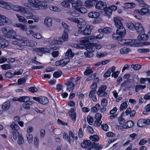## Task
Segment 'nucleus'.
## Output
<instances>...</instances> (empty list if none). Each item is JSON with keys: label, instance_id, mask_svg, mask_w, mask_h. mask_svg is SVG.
<instances>
[{"label": "nucleus", "instance_id": "1", "mask_svg": "<svg viewBox=\"0 0 150 150\" xmlns=\"http://www.w3.org/2000/svg\"><path fill=\"white\" fill-rule=\"evenodd\" d=\"M13 43L17 46V48L20 50L23 49L24 46H33L37 45V43L35 41L29 40L26 37H23L22 38L21 41L18 42L17 41H13Z\"/></svg>", "mask_w": 150, "mask_h": 150}, {"label": "nucleus", "instance_id": "2", "mask_svg": "<svg viewBox=\"0 0 150 150\" xmlns=\"http://www.w3.org/2000/svg\"><path fill=\"white\" fill-rule=\"evenodd\" d=\"M69 32L64 31V33L62 36V38H58L52 40H49V43L52 45L61 44L62 42L67 41L68 40V33Z\"/></svg>", "mask_w": 150, "mask_h": 150}, {"label": "nucleus", "instance_id": "3", "mask_svg": "<svg viewBox=\"0 0 150 150\" xmlns=\"http://www.w3.org/2000/svg\"><path fill=\"white\" fill-rule=\"evenodd\" d=\"M118 41V43L122 45H129L134 47L138 46L139 45V44L137 42V41L135 40H123L121 38Z\"/></svg>", "mask_w": 150, "mask_h": 150}, {"label": "nucleus", "instance_id": "4", "mask_svg": "<svg viewBox=\"0 0 150 150\" xmlns=\"http://www.w3.org/2000/svg\"><path fill=\"white\" fill-rule=\"evenodd\" d=\"M69 135L67 133L64 132L63 134V139L66 140L68 143L71 144V141H73L74 137V134L71 131H68Z\"/></svg>", "mask_w": 150, "mask_h": 150}, {"label": "nucleus", "instance_id": "5", "mask_svg": "<svg viewBox=\"0 0 150 150\" xmlns=\"http://www.w3.org/2000/svg\"><path fill=\"white\" fill-rule=\"evenodd\" d=\"M106 86H102L98 89L97 92V94L98 96L106 97L108 95L107 93L105 91L106 89Z\"/></svg>", "mask_w": 150, "mask_h": 150}, {"label": "nucleus", "instance_id": "6", "mask_svg": "<svg viewBox=\"0 0 150 150\" xmlns=\"http://www.w3.org/2000/svg\"><path fill=\"white\" fill-rule=\"evenodd\" d=\"M82 147L85 149V150H91L93 148V145L90 140H84L81 144Z\"/></svg>", "mask_w": 150, "mask_h": 150}, {"label": "nucleus", "instance_id": "7", "mask_svg": "<svg viewBox=\"0 0 150 150\" xmlns=\"http://www.w3.org/2000/svg\"><path fill=\"white\" fill-rule=\"evenodd\" d=\"M149 124L150 120L149 119L142 118L139 120L137 122V126L139 127H144Z\"/></svg>", "mask_w": 150, "mask_h": 150}, {"label": "nucleus", "instance_id": "8", "mask_svg": "<svg viewBox=\"0 0 150 150\" xmlns=\"http://www.w3.org/2000/svg\"><path fill=\"white\" fill-rule=\"evenodd\" d=\"M74 79L71 78L69 79L65 85L67 86V91H72L74 87V84L73 83Z\"/></svg>", "mask_w": 150, "mask_h": 150}, {"label": "nucleus", "instance_id": "9", "mask_svg": "<svg viewBox=\"0 0 150 150\" xmlns=\"http://www.w3.org/2000/svg\"><path fill=\"white\" fill-rule=\"evenodd\" d=\"M11 7V9H12L17 12H19L20 13H22L24 11L25 7L18 5H13L12 4Z\"/></svg>", "mask_w": 150, "mask_h": 150}, {"label": "nucleus", "instance_id": "10", "mask_svg": "<svg viewBox=\"0 0 150 150\" xmlns=\"http://www.w3.org/2000/svg\"><path fill=\"white\" fill-rule=\"evenodd\" d=\"M149 11V9L147 8H142L140 10L136 9L134 11V13L135 14H137L141 15H144L148 12Z\"/></svg>", "mask_w": 150, "mask_h": 150}, {"label": "nucleus", "instance_id": "11", "mask_svg": "<svg viewBox=\"0 0 150 150\" xmlns=\"http://www.w3.org/2000/svg\"><path fill=\"white\" fill-rule=\"evenodd\" d=\"M73 1H74L72 4V7L76 10L77 8H79V6L83 5V3L81 0H73Z\"/></svg>", "mask_w": 150, "mask_h": 150}, {"label": "nucleus", "instance_id": "12", "mask_svg": "<svg viewBox=\"0 0 150 150\" xmlns=\"http://www.w3.org/2000/svg\"><path fill=\"white\" fill-rule=\"evenodd\" d=\"M102 117L101 114L100 113H98L96 114L95 118L96 120L95 122V125L97 126L98 125L99 126L100 125L102 122L101 120Z\"/></svg>", "mask_w": 150, "mask_h": 150}, {"label": "nucleus", "instance_id": "13", "mask_svg": "<svg viewBox=\"0 0 150 150\" xmlns=\"http://www.w3.org/2000/svg\"><path fill=\"white\" fill-rule=\"evenodd\" d=\"M93 28V27L92 25H87L84 29L83 34L85 35H89L91 33V31Z\"/></svg>", "mask_w": 150, "mask_h": 150}, {"label": "nucleus", "instance_id": "14", "mask_svg": "<svg viewBox=\"0 0 150 150\" xmlns=\"http://www.w3.org/2000/svg\"><path fill=\"white\" fill-rule=\"evenodd\" d=\"M12 4L2 1L0 4V6L8 10L11 9Z\"/></svg>", "mask_w": 150, "mask_h": 150}, {"label": "nucleus", "instance_id": "15", "mask_svg": "<svg viewBox=\"0 0 150 150\" xmlns=\"http://www.w3.org/2000/svg\"><path fill=\"white\" fill-rule=\"evenodd\" d=\"M106 7L105 3L102 1H99L96 4V8L103 10Z\"/></svg>", "mask_w": 150, "mask_h": 150}, {"label": "nucleus", "instance_id": "16", "mask_svg": "<svg viewBox=\"0 0 150 150\" xmlns=\"http://www.w3.org/2000/svg\"><path fill=\"white\" fill-rule=\"evenodd\" d=\"M117 29L116 31L117 33H119L120 35L124 36L126 34V30L123 25L117 27Z\"/></svg>", "mask_w": 150, "mask_h": 150}, {"label": "nucleus", "instance_id": "17", "mask_svg": "<svg viewBox=\"0 0 150 150\" xmlns=\"http://www.w3.org/2000/svg\"><path fill=\"white\" fill-rule=\"evenodd\" d=\"M134 27L137 32H140L144 31V29L142 25L138 23H136Z\"/></svg>", "mask_w": 150, "mask_h": 150}, {"label": "nucleus", "instance_id": "18", "mask_svg": "<svg viewBox=\"0 0 150 150\" xmlns=\"http://www.w3.org/2000/svg\"><path fill=\"white\" fill-rule=\"evenodd\" d=\"M36 0H28V3L25 4V6L28 7L35 8Z\"/></svg>", "mask_w": 150, "mask_h": 150}, {"label": "nucleus", "instance_id": "19", "mask_svg": "<svg viewBox=\"0 0 150 150\" xmlns=\"http://www.w3.org/2000/svg\"><path fill=\"white\" fill-rule=\"evenodd\" d=\"M134 125V122L131 120L127 121L122 125V127L124 129L130 128L132 127Z\"/></svg>", "mask_w": 150, "mask_h": 150}, {"label": "nucleus", "instance_id": "20", "mask_svg": "<svg viewBox=\"0 0 150 150\" xmlns=\"http://www.w3.org/2000/svg\"><path fill=\"white\" fill-rule=\"evenodd\" d=\"M0 19L4 23L8 25L10 24L11 23V21L6 16L0 14Z\"/></svg>", "mask_w": 150, "mask_h": 150}, {"label": "nucleus", "instance_id": "21", "mask_svg": "<svg viewBox=\"0 0 150 150\" xmlns=\"http://www.w3.org/2000/svg\"><path fill=\"white\" fill-rule=\"evenodd\" d=\"M121 18L119 17H116L114 18V21L116 27L122 25L121 21Z\"/></svg>", "mask_w": 150, "mask_h": 150}, {"label": "nucleus", "instance_id": "22", "mask_svg": "<svg viewBox=\"0 0 150 150\" xmlns=\"http://www.w3.org/2000/svg\"><path fill=\"white\" fill-rule=\"evenodd\" d=\"M138 40L141 41H142L146 40L148 39V36L146 34L141 33L137 37Z\"/></svg>", "mask_w": 150, "mask_h": 150}, {"label": "nucleus", "instance_id": "23", "mask_svg": "<svg viewBox=\"0 0 150 150\" xmlns=\"http://www.w3.org/2000/svg\"><path fill=\"white\" fill-rule=\"evenodd\" d=\"M23 14V16L25 17L27 19H31L33 18V14L30 12L26 11L25 8L24 11L22 13Z\"/></svg>", "mask_w": 150, "mask_h": 150}, {"label": "nucleus", "instance_id": "24", "mask_svg": "<svg viewBox=\"0 0 150 150\" xmlns=\"http://www.w3.org/2000/svg\"><path fill=\"white\" fill-rule=\"evenodd\" d=\"M44 23L45 25L50 27L52 25V19L51 18L47 17L45 19Z\"/></svg>", "mask_w": 150, "mask_h": 150}, {"label": "nucleus", "instance_id": "25", "mask_svg": "<svg viewBox=\"0 0 150 150\" xmlns=\"http://www.w3.org/2000/svg\"><path fill=\"white\" fill-rule=\"evenodd\" d=\"M135 6V4L134 3H127L124 4L123 7L126 9L128 8H132Z\"/></svg>", "mask_w": 150, "mask_h": 150}, {"label": "nucleus", "instance_id": "26", "mask_svg": "<svg viewBox=\"0 0 150 150\" xmlns=\"http://www.w3.org/2000/svg\"><path fill=\"white\" fill-rule=\"evenodd\" d=\"M10 105V102L6 101L2 104V109L4 111H6L9 108Z\"/></svg>", "mask_w": 150, "mask_h": 150}, {"label": "nucleus", "instance_id": "27", "mask_svg": "<svg viewBox=\"0 0 150 150\" xmlns=\"http://www.w3.org/2000/svg\"><path fill=\"white\" fill-rule=\"evenodd\" d=\"M100 15V13L96 11H92L89 12L88 14V16L90 18H96Z\"/></svg>", "mask_w": 150, "mask_h": 150}, {"label": "nucleus", "instance_id": "28", "mask_svg": "<svg viewBox=\"0 0 150 150\" xmlns=\"http://www.w3.org/2000/svg\"><path fill=\"white\" fill-rule=\"evenodd\" d=\"M94 70V69L92 67H87L86 71L84 72V74L85 75H88L93 73Z\"/></svg>", "mask_w": 150, "mask_h": 150}, {"label": "nucleus", "instance_id": "29", "mask_svg": "<svg viewBox=\"0 0 150 150\" xmlns=\"http://www.w3.org/2000/svg\"><path fill=\"white\" fill-rule=\"evenodd\" d=\"M69 114L70 115V117L72 120L74 121H75L76 119V114L74 111V109H72L69 112Z\"/></svg>", "mask_w": 150, "mask_h": 150}, {"label": "nucleus", "instance_id": "30", "mask_svg": "<svg viewBox=\"0 0 150 150\" xmlns=\"http://www.w3.org/2000/svg\"><path fill=\"white\" fill-rule=\"evenodd\" d=\"M84 6L88 8H91L93 6V2L91 0H87L85 2Z\"/></svg>", "mask_w": 150, "mask_h": 150}, {"label": "nucleus", "instance_id": "31", "mask_svg": "<svg viewBox=\"0 0 150 150\" xmlns=\"http://www.w3.org/2000/svg\"><path fill=\"white\" fill-rule=\"evenodd\" d=\"M16 35V32L13 29L9 30L7 36L11 38H14Z\"/></svg>", "mask_w": 150, "mask_h": 150}, {"label": "nucleus", "instance_id": "32", "mask_svg": "<svg viewBox=\"0 0 150 150\" xmlns=\"http://www.w3.org/2000/svg\"><path fill=\"white\" fill-rule=\"evenodd\" d=\"M49 102L48 99L46 97H40V103L42 104L45 105L47 104Z\"/></svg>", "mask_w": 150, "mask_h": 150}, {"label": "nucleus", "instance_id": "33", "mask_svg": "<svg viewBox=\"0 0 150 150\" xmlns=\"http://www.w3.org/2000/svg\"><path fill=\"white\" fill-rule=\"evenodd\" d=\"M30 98L27 96H23L19 98L18 101L20 102H27L29 101Z\"/></svg>", "mask_w": 150, "mask_h": 150}, {"label": "nucleus", "instance_id": "34", "mask_svg": "<svg viewBox=\"0 0 150 150\" xmlns=\"http://www.w3.org/2000/svg\"><path fill=\"white\" fill-rule=\"evenodd\" d=\"M16 16L19 22L25 23H27V20L23 16H19L18 14H17Z\"/></svg>", "mask_w": 150, "mask_h": 150}, {"label": "nucleus", "instance_id": "35", "mask_svg": "<svg viewBox=\"0 0 150 150\" xmlns=\"http://www.w3.org/2000/svg\"><path fill=\"white\" fill-rule=\"evenodd\" d=\"M10 127L11 128L12 131H17L19 129V127L18 125L15 124L14 122H12L10 125Z\"/></svg>", "mask_w": 150, "mask_h": 150}, {"label": "nucleus", "instance_id": "36", "mask_svg": "<svg viewBox=\"0 0 150 150\" xmlns=\"http://www.w3.org/2000/svg\"><path fill=\"white\" fill-rule=\"evenodd\" d=\"M11 133L13 135V137L15 140H16L17 139L18 137L21 134H20L19 132L17 131L11 130Z\"/></svg>", "mask_w": 150, "mask_h": 150}, {"label": "nucleus", "instance_id": "37", "mask_svg": "<svg viewBox=\"0 0 150 150\" xmlns=\"http://www.w3.org/2000/svg\"><path fill=\"white\" fill-rule=\"evenodd\" d=\"M122 36L120 35V34L117 33V31L115 33H114L112 35L113 39L115 40H118L122 38Z\"/></svg>", "mask_w": 150, "mask_h": 150}, {"label": "nucleus", "instance_id": "38", "mask_svg": "<svg viewBox=\"0 0 150 150\" xmlns=\"http://www.w3.org/2000/svg\"><path fill=\"white\" fill-rule=\"evenodd\" d=\"M131 51V50L129 48L126 47H124L120 50V52L121 54H127Z\"/></svg>", "mask_w": 150, "mask_h": 150}, {"label": "nucleus", "instance_id": "39", "mask_svg": "<svg viewBox=\"0 0 150 150\" xmlns=\"http://www.w3.org/2000/svg\"><path fill=\"white\" fill-rule=\"evenodd\" d=\"M88 37L83 38L80 40V43L82 45H84L85 44L89 42L88 39H87Z\"/></svg>", "mask_w": 150, "mask_h": 150}, {"label": "nucleus", "instance_id": "40", "mask_svg": "<svg viewBox=\"0 0 150 150\" xmlns=\"http://www.w3.org/2000/svg\"><path fill=\"white\" fill-rule=\"evenodd\" d=\"M112 14L111 10L109 8H107L104 10L103 14L108 16H110Z\"/></svg>", "mask_w": 150, "mask_h": 150}, {"label": "nucleus", "instance_id": "41", "mask_svg": "<svg viewBox=\"0 0 150 150\" xmlns=\"http://www.w3.org/2000/svg\"><path fill=\"white\" fill-rule=\"evenodd\" d=\"M146 86L145 85H137L135 88V91L136 92L139 91L140 90L145 88Z\"/></svg>", "mask_w": 150, "mask_h": 150}, {"label": "nucleus", "instance_id": "42", "mask_svg": "<svg viewBox=\"0 0 150 150\" xmlns=\"http://www.w3.org/2000/svg\"><path fill=\"white\" fill-rule=\"evenodd\" d=\"M76 10L79 12L82 13H85L87 11V9L85 8L84 7H79L78 8H76Z\"/></svg>", "mask_w": 150, "mask_h": 150}, {"label": "nucleus", "instance_id": "43", "mask_svg": "<svg viewBox=\"0 0 150 150\" xmlns=\"http://www.w3.org/2000/svg\"><path fill=\"white\" fill-rule=\"evenodd\" d=\"M90 139L93 141H98L99 139L98 136L97 135H94L93 136H91L90 137Z\"/></svg>", "mask_w": 150, "mask_h": 150}, {"label": "nucleus", "instance_id": "44", "mask_svg": "<svg viewBox=\"0 0 150 150\" xmlns=\"http://www.w3.org/2000/svg\"><path fill=\"white\" fill-rule=\"evenodd\" d=\"M1 68L4 70H7L11 68V66L10 64H5L1 66Z\"/></svg>", "mask_w": 150, "mask_h": 150}, {"label": "nucleus", "instance_id": "45", "mask_svg": "<svg viewBox=\"0 0 150 150\" xmlns=\"http://www.w3.org/2000/svg\"><path fill=\"white\" fill-rule=\"evenodd\" d=\"M26 137L29 143H31L32 142L33 137L31 134H28L26 135Z\"/></svg>", "mask_w": 150, "mask_h": 150}, {"label": "nucleus", "instance_id": "46", "mask_svg": "<svg viewBox=\"0 0 150 150\" xmlns=\"http://www.w3.org/2000/svg\"><path fill=\"white\" fill-rule=\"evenodd\" d=\"M17 143L19 145L23 144L24 143L23 137L21 135H20L18 137Z\"/></svg>", "mask_w": 150, "mask_h": 150}, {"label": "nucleus", "instance_id": "47", "mask_svg": "<svg viewBox=\"0 0 150 150\" xmlns=\"http://www.w3.org/2000/svg\"><path fill=\"white\" fill-rule=\"evenodd\" d=\"M96 36L92 35L88 37V42H95L96 40L97 39Z\"/></svg>", "mask_w": 150, "mask_h": 150}, {"label": "nucleus", "instance_id": "48", "mask_svg": "<svg viewBox=\"0 0 150 150\" xmlns=\"http://www.w3.org/2000/svg\"><path fill=\"white\" fill-rule=\"evenodd\" d=\"M76 23L80 24L81 25H83L86 23L85 21L82 18H79L76 19Z\"/></svg>", "mask_w": 150, "mask_h": 150}, {"label": "nucleus", "instance_id": "49", "mask_svg": "<svg viewBox=\"0 0 150 150\" xmlns=\"http://www.w3.org/2000/svg\"><path fill=\"white\" fill-rule=\"evenodd\" d=\"M62 72L61 71H57L55 72L53 74L54 77L56 78H58L62 75Z\"/></svg>", "mask_w": 150, "mask_h": 150}, {"label": "nucleus", "instance_id": "50", "mask_svg": "<svg viewBox=\"0 0 150 150\" xmlns=\"http://www.w3.org/2000/svg\"><path fill=\"white\" fill-rule=\"evenodd\" d=\"M127 107V105L126 102L122 103L121 105L120 110V111H122L123 110L126 108Z\"/></svg>", "mask_w": 150, "mask_h": 150}, {"label": "nucleus", "instance_id": "51", "mask_svg": "<svg viewBox=\"0 0 150 150\" xmlns=\"http://www.w3.org/2000/svg\"><path fill=\"white\" fill-rule=\"evenodd\" d=\"M87 119L88 122L90 125H91L93 122L94 120L93 118L91 116H88L87 117Z\"/></svg>", "mask_w": 150, "mask_h": 150}, {"label": "nucleus", "instance_id": "52", "mask_svg": "<svg viewBox=\"0 0 150 150\" xmlns=\"http://www.w3.org/2000/svg\"><path fill=\"white\" fill-rule=\"evenodd\" d=\"M66 56L70 57H72L74 56V54L72 53L71 50H68L66 53Z\"/></svg>", "mask_w": 150, "mask_h": 150}, {"label": "nucleus", "instance_id": "53", "mask_svg": "<svg viewBox=\"0 0 150 150\" xmlns=\"http://www.w3.org/2000/svg\"><path fill=\"white\" fill-rule=\"evenodd\" d=\"M142 66L139 64H136L135 65H132L131 67L134 70H139L141 67Z\"/></svg>", "mask_w": 150, "mask_h": 150}, {"label": "nucleus", "instance_id": "54", "mask_svg": "<svg viewBox=\"0 0 150 150\" xmlns=\"http://www.w3.org/2000/svg\"><path fill=\"white\" fill-rule=\"evenodd\" d=\"M33 36L34 37L38 39H40L42 38L41 35L39 33H35V32H34L33 33Z\"/></svg>", "mask_w": 150, "mask_h": 150}, {"label": "nucleus", "instance_id": "55", "mask_svg": "<svg viewBox=\"0 0 150 150\" xmlns=\"http://www.w3.org/2000/svg\"><path fill=\"white\" fill-rule=\"evenodd\" d=\"M94 145L95 146L94 148L96 150H100L102 148L101 145L100 144H99L94 143Z\"/></svg>", "mask_w": 150, "mask_h": 150}, {"label": "nucleus", "instance_id": "56", "mask_svg": "<svg viewBox=\"0 0 150 150\" xmlns=\"http://www.w3.org/2000/svg\"><path fill=\"white\" fill-rule=\"evenodd\" d=\"M34 51L37 52V54H40L41 56L42 54V48H36L34 49Z\"/></svg>", "mask_w": 150, "mask_h": 150}, {"label": "nucleus", "instance_id": "57", "mask_svg": "<svg viewBox=\"0 0 150 150\" xmlns=\"http://www.w3.org/2000/svg\"><path fill=\"white\" fill-rule=\"evenodd\" d=\"M118 119L119 123L120 125H123L125 121V119L122 117H118Z\"/></svg>", "mask_w": 150, "mask_h": 150}, {"label": "nucleus", "instance_id": "58", "mask_svg": "<svg viewBox=\"0 0 150 150\" xmlns=\"http://www.w3.org/2000/svg\"><path fill=\"white\" fill-rule=\"evenodd\" d=\"M62 24L63 27L64 28V31L69 32L68 26L67 24L64 22H62Z\"/></svg>", "mask_w": 150, "mask_h": 150}, {"label": "nucleus", "instance_id": "59", "mask_svg": "<svg viewBox=\"0 0 150 150\" xmlns=\"http://www.w3.org/2000/svg\"><path fill=\"white\" fill-rule=\"evenodd\" d=\"M26 79L24 78L19 79L18 81V83L19 85L24 84L26 81Z\"/></svg>", "mask_w": 150, "mask_h": 150}, {"label": "nucleus", "instance_id": "60", "mask_svg": "<svg viewBox=\"0 0 150 150\" xmlns=\"http://www.w3.org/2000/svg\"><path fill=\"white\" fill-rule=\"evenodd\" d=\"M84 54L85 57H91L93 55V54L92 52H88V50H87V52H85Z\"/></svg>", "mask_w": 150, "mask_h": 150}, {"label": "nucleus", "instance_id": "61", "mask_svg": "<svg viewBox=\"0 0 150 150\" xmlns=\"http://www.w3.org/2000/svg\"><path fill=\"white\" fill-rule=\"evenodd\" d=\"M6 42L1 41L0 42V49L4 48L8 46V45L6 44Z\"/></svg>", "mask_w": 150, "mask_h": 150}, {"label": "nucleus", "instance_id": "62", "mask_svg": "<svg viewBox=\"0 0 150 150\" xmlns=\"http://www.w3.org/2000/svg\"><path fill=\"white\" fill-rule=\"evenodd\" d=\"M8 29H7V27H5L2 28L1 30L4 34L7 35L8 32L9 30Z\"/></svg>", "mask_w": 150, "mask_h": 150}, {"label": "nucleus", "instance_id": "63", "mask_svg": "<svg viewBox=\"0 0 150 150\" xmlns=\"http://www.w3.org/2000/svg\"><path fill=\"white\" fill-rule=\"evenodd\" d=\"M42 53H51L52 52V51L50 50L48 48H42Z\"/></svg>", "mask_w": 150, "mask_h": 150}, {"label": "nucleus", "instance_id": "64", "mask_svg": "<svg viewBox=\"0 0 150 150\" xmlns=\"http://www.w3.org/2000/svg\"><path fill=\"white\" fill-rule=\"evenodd\" d=\"M126 25L127 28L130 29H132L134 27V25L131 22L126 23Z\"/></svg>", "mask_w": 150, "mask_h": 150}]
</instances>
